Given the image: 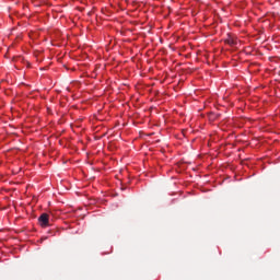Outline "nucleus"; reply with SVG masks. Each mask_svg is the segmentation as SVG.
<instances>
[{
    "instance_id": "obj_1",
    "label": "nucleus",
    "mask_w": 280,
    "mask_h": 280,
    "mask_svg": "<svg viewBox=\"0 0 280 280\" xmlns=\"http://www.w3.org/2000/svg\"><path fill=\"white\" fill-rule=\"evenodd\" d=\"M225 45H229L230 47H237L240 39L233 35H228V38L224 39Z\"/></svg>"
},
{
    "instance_id": "obj_2",
    "label": "nucleus",
    "mask_w": 280,
    "mask_h": 280,
    "mask_svg": "<svg viewBox=\"0 0 280 280\" xmlns=\"http://www.w3.org/2000/svg\"><path fill=\"white\" fill-rule=\"evenodd\" d=\"M38 222L43 229H47V226H49V214H40V217L38 218Z\"/></svg>"
}]
</instances>
